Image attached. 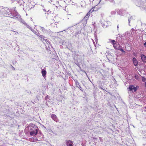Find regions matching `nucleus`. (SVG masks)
<instances>
[{"label": "nucleus", "mask_w": 146, "mask_h": 146, "mask_svg": "<svg viewBox=\"0 0 146 146\" xmlns=\"http://www.w3.org/2000/svg\"><path fill=\"white\" fill-rule=\"evenodd\" d=\"M100 8V7H99L98 5L92 7L91 9L88 12L85 16L84 18L85 19H88L90 16V13H92L94 11H98Z\"/></svg>", "instance_id": "f257e3e1"}, {"label": "nucleus", "mask_w": 146, "mask_h": 146, "mask_svg": "<svg viewBox=\"0 0 146 146\" xmlns=\"http://www.w3.org/2000/svg\"><path fill=\"white\" fill-rule=\"evenodd\" d=\"M139 88L138 86H134L133 85H130L128 88V90L129 91L136 92Z\"/></svg>", "instance_id": "f03ea898"}, {"label": "nucleus", "mask_w": 146, "mask_h": 146, "mask_svg": "<svg viewBox=\"0 0 146 146\" xmlns=\"http://www.w3.org/2000/svg\"><path fill=\"white\" fill-rule=\"evenodd\" d=\"M110 42L113 44V47L115 49L118 50L120 47V45L118 42H116L115 40H111Z\"/></svg>", "instance_id": "7ed1b4c3"}, {"label": "nucleus", "mask_w": 146, "mask_h": 146, "mask_svg": "<svg viewBox=\"0 0 146 146\" xmlns=\"http://www.w3.org/2000/svg\"><path fill=\"white\" fill-rule=\"evenodd\" d=\"M37 127L36 129H35V130L32 131L30 132V134L31 135H36L38 133Z\"/></svg>", "instance_id": "20e7f679"}, {"label": "nucleus", "mask_w": 146, "mask_h": 146, "mask_svg": "<svg viewBox=\"0 0 146 146\" xmlns=\"http://www.w3.org/2000/svg\"><path fill=\"white\" fill-rule=\"evenodd\" d=\"M133 62L134 65L135 66H136L138 64V62L137 60L135 58H133Z\"/></svg>", "instance_id": "39448f33"}, {"label": "nucleus", "mask_w": 146, "mask_h": 146, "mask_svg": "<svg viewBox=\"0 0 146 146\" xmlns=\"http://www.w3.org/2000/svg\"><path fill=\"white\" fill-rule=\"evenodd\" d=\"M141 57L142 61L144 62H146V56L143 54H141Z\"/></svg>", "instance_id": "423d86ee"}, {"label": "nucleus", "mask_w": 146, "mask_h": 146, "mask_svg": "<svg viewBox=\"0 0 146 146\" xmlns=\"http://www.w3.org/2000/svg\"><path fill=\"white\" fill-rule=\"evenodd\" d=\"M51 118L54 120L56 121V122H57L58 119L56 115L52 114L51 115Z\"/></svg>", "instance_id": "0eeeda50"}, {"label": "nucleus", "mask_w": 146, "mask_h": 146, "mask_svg": "<svg viewBox=\"0 0 146 146\" xmlns=\"http://www.w3.org/2000/svg\"><path fill=\"white\" fill-rule=\"evenodd\" d=\"M29 140L31 142H36L38 141V139L36 138H30L29 139Z\"/></svg>", "instance_id": "6e6552de"}, {"label": "nucleus", "mask_w": 146, "mask_h": 146, "mask_svg": "<svg viewBox=\"0 0 146 146\" xmlns=\"http://www.w3.org/2000/svg\"><path fill=\"white\" fill-rule=\"evenodd\" d=\"M41 72L42 76L43 77H45L46 74V70L43 69L42 70Z\"/></svg>", "instance_id": "1a4fd4ad"}, {"label": "nucleus", "mask_w": 146, "mask_h": 146, "mask_svg": "<svg viewBox=\"0 0 146 146\" xmlns=\"http://www.w3.org/2000/svg\"><path fill=\"white\" fill-rule=\"evenodd\" d=\"M118 50H120V51H121V52H123L124 53H125V51H124L123 50V49H122L121 48H119L118 49Z\"/></svg>", "instance_id": "9d476101"}, {"label": "nucleus", "mask_w": 146, "mask_h": 146, "mask_svg": "<svg viewBox=\"0 0 146 146\" xmlns=\"http://www.w3.org/2000/svg\"><path fill=\"white\" fill-rule=\"evenodd\" d=\"M142 80L143 82H145L146 80V78L144 77H142Z\"/></svg>", "instance_id": "9b49d317"}, {"label": "nucleus", "mask_w": 146, "mask_h": 146, "mask_svg": "<svg viewBox=\"0 0 146 146\" xmlns=\"http://www.w3.org/2000/svg\"><path fill=\"white\" fill-rule=\"evenodd\" d=\"M66 144L67 146H73V145L72 144H69L68 142H66Z\"/></svg>", "instance_id": "f8f14e48"}, {"label": "nucleus", "mask_w": 146, "mask_h": 146, "mask_svg": "<svg viewBox=\"0 0 146 146\" xmlns=\"http://www.w3.org/2000/svg\"><path fill=\"white\" fill-rule=\"evenodd\" d=\"M40 37L42 39H44V37L42 35H40Z\"/></svg>", "instance_id": "ddd939ff"}, {"label": "nucleus", "mask_w": 146, "mask_h": 146, "mask_svg": "<svg viewBox=\"0 0 146 146\" xmlns=\"http://www.w3.org/2000/svg\"><path fill=\"white\" fill-rule=\"evenodd\" d=\"M46 42H48V43H50V42L49 41H48V40L47 39H45L44 40Z\"/></svg>", "instance_id": "4468645a"}, {"label": "nucleus", "mask_w": 146, "mask_h": 146, "mask_svg": "<svg viewBox=\"0 0 146 146\" xmlns=\"http://www.w3.org/2000/svg\"><path fill=\"white\" fill-rule=\"evenodd\" d=\"M67 142H68V143L73 142V141H72L70 140H68L67 141Z\"/></svg>", "instance_id": "2eb2a0df"}, {"label": "nucleus", "mask_w": 146, "mask_h": 146, "mask_svg": "<svg viewBox=\"0 0 146 146\" xmlns=\"http://www.w3.org/2000/svg\"><path fill=\"white\" fill-rule=\"evenodd\" d=\"M138 76H135V78L137 79H138Z\"/></svg>", "instance_id": "dca6fc26"}, {"label": "nucleus", "mask_w": 146, "mask_h": 146, "mask_svg": "<svg viewBox=\"0 0 146 146\" xmlns=\"http://www.w3.org/2000/svg\"><path fill=\"white\" fill-rule=\"evenodd\" d=\"M144 45L146 47V42L144 43Z\"/></svg>", "instance_id": "f3484780"}, {"label": "nucleus", "mask_w": 146, "mask_h": 146, "mask_svg": "<svg viewBox=\"0 0 146 146\" xmlns=\"http://www.w3.org/2000/svg\"><path fill=\"white\" fill-rule=\"evenodd\" d=\"M145 86L146 87V82H145Z\"/></svg>", "instance_id": "a211bd4d"}]
</instances>
